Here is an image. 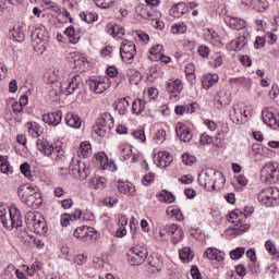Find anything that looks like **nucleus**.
<instances>
[{"label": "nucleus", "mask_w": 279, "mask_h": 279, "mask_svg": "<svg viewBox=\"0 0 279 279\" xmlns=\"http://www.w3.org/2000/svg\"><path fill=\"white\" fill-rule=\"evenodd\" d=\"M0 223L5 230H13V228H22L23 216L16 206L0 205Z\"/></svg>", "instance_id": "f257e3e1"}, {"label": "nucleus", "mask_w": 279, "mask_h": 279, "mask_svg": "<svg viewBox=\"0 0 279 279\" xmlns=\"http://www.w3.org/2000/svg\"><path fill=\"white\" fill-rule=\"evenodd\" d=\"M198 184L199 186H203L205 191H219V189H223L226 178H223V174L217 173L213 169H208L198 174Z\"/></svg>", "instance_id": "f03ea898"}, {"label": "nucleus", "mask_w": 279, "mask_h": 279, "mask_svg": "<svg viewBox=\"0 0 279 279\" xmlns=\"http://www.w3.org/2000/svg\"><path fill=\"white\" fill-rule=\"evenodd\" d=\"M28 32H31V40L34 43L33 47L35 51H39L40 53L46 51L49 45L47 28L44 25L29 26Z\"/></svg>", "instance_id": "7ed1b4c3"}, {"label": "nucleus", "mask_w": 279, "mask_h": 279, "mask_svg": "<svg viewBox=\"0 0 279 279\" xmlns=\"http://www.w3.org/2000/svg\"><path fill=\"white\" fill-rule=\"evenodd\" d=\"M37 149L50 160L54 162H60V160H64V148L61 145H53L47 140H38L36 142Z\"/></svg>", "instance_id": "20e7f679"}, {"label": "nucleus", "mask_w": 279, "mask_h": 279, "mask_svg": "<svg viewBox=\"0 0 279 279\" xmlns=\"http://www.w3.org/2000/svg\"><path fill=\"white\" fill-rule=\"evenodd\" d=\"M244 213L245 214L241 213L239 209H235L229 215L228 221L233 223L232 230L235 232V234H243V232H247L250 229V225L245 223L243 219H247L248 215L254 213V208L245 207Z\"/></svg>", "instance_id": "39448f33"}, {"label": "nucleus", "mask_w": 279, "mask_h": 279, "mask_svg": "<svg viewBox=\"0 0 279 279\" xmlns=\"http://www.w3.org/2000/svg\"><path fill=\"white\" fill-rule=\"evenodd\" d=\"M258 203L267 208H276L279 206V189L266 187L257 194Z\"/></svg>", "instance_id": "423d86ee"}, {"label": "nucleus", "mask_w": 279, "mask_h": 279, "mask_svg": "<svg viewBox=\"0 0 279 279\" xmlns=\"http://www.w3.org/2000/svg\"><path fill=\"white\" fill-rule=\"evenodd\" d=\"M114 123V118L112 114L105 112L97 120L93 126L94 134L104 138L108 132H110V125Z\"/></svg>", "instance_id": "0eeeda50"}, {"label": "nucleus", "mask_w": 279, "mask_h": 279, "mask_svg": "<svg viewBox=\"0 0 279 279\" xmlns=\"http://www.w3.org/2000/svg\"><path fill=\"white\" fill-rule=\"evenodd\" d=\"M144 265V271H147V274H158L159 271H162V258L160 255L157 254H148L145 253V258L143 260Z\"/></svg>", "instance_id": "6e6552de"}, {"label": "nucleus", "mask_w": 279, "mask_h": 279, "mask_svg": "<svg viewBox=\"0 0 279 279\" xmlns=\"http://www.w3.org/2000/svg\"><path fill=\"white\" fill-rule=\"evenodd\" d=\"M229 117L232 123H235L236 125H241L245 123L250 118V111H247V107H245V105L235 104L230 110Z\"/></svg>", "instance_id": "1a4fd4ad"}, {"label": "nucleus", "mask_w": 279, "mask_h": 279, "mask_svg": "<svg viewBox=\"0 0 279 279\" xmlns=\"http://www.w3.org/2000/svg\"><path fill=\"white\" fill-rule=\"evenodd\" d=\"M279 180V169L274 163H266L260 170V181L265 184H276Z\"/></svg>", "instance_id": "9d476101"}, {"label": "nucleus", "mask_w": 279, "mask_h": 279, "mask_svg": "<svg viewBox=\"0 0 279 279\" xmlns=\"http://www.w3.org/2000/svg\"><path fill=\"white\" fill-rule=\"evenodd\" d=\"M135 56L136 45L134 44V41L124 39L120 47V57L122 58L123 62H132Z\"/></svg>", "instance_id": "9b49d317"}, {"label": "nucleus", "mask_w": 279, "mask_h": 279, "mask_svg": "<svg viewBox=\"0 0 279 279\" xmlns=\"http://www.w3.org/2000/svg\"><path fill=\"white\" fill-rule=\"evenodd\" d=\"M84 88V81L80 76V74L73 75L68 86L61 85V90H64V95H73L76 90H82Z\"/></svg>", "instance_id": "f8f14e48"}, {"label": "nucleus", "mask_w": 279, "mask_h": 279, "mask_svg": "<svg viewBox=\"0 0 279 279\" xmlns=\"http://www.w3.org/2000/svg\"><path fill=\"white\" fill-rule=\"evenodd\" d=\"M262 119L266 125L272 130H279V113L276 116L271 108H264L262 111Z\"/></svg>", "instance_id": "ddd939ff"}, {"label": "nucleus", "mask_w": 279, "mask_h": 279, "mask_svg": "<svg viewBox=\"0 0 279 279\" xmlns=\"http://www.w3.org/2000/svg\"><path fill=\"white\" fill-rule=\"evenodd\" d=\"M155 162L158 167H160V169H167V167L173 162V156L167 151H159L155 156Z\"/></svg>", "instance_id": "4468645a"}, {"label": "nucleus", "mask_w": 279, "mask_h": 279, "mask_svg": "<svg viewBox=\"0 0 279 279\" xmlns=\"http://www.w3.org/2000/svg\"><path fill=\"white\" fill-rule=\"evenodd\" d=\"M177 136L180 138V141H183V143H189L191 138H193V133H191V129L186 126L184 123L179 122L175 126Z\"/></svg>", "instance_id": "2eb2a0df"}, {"label": "nucleus", "mask_w": 279, "mask_h": 279, "mask_svg": "<svg viewBox=\"0 0 279 279\" xmlns=\"http://www.w3.org/2000/svg\"><path fill=\"white\" fill-rule=\"evenodd\" d=\"M167 86V90L168 93H170L171 95H173V97H178V95H180V93H182L183 88H184V84L182 83V80L177 78V80H169L166 83Z\"/></svg>", "instance_id": "dca6fc26"}, {"label": "nucleus", "mask_w": 279, "mask_h": 279, "mask_svg": "<svg viewBox=\"0 0 279 279\" xmlns=\"http://www.w3.org/2000/svg\"><path fill=\"white\" fill-rule=\"evenodd\" d=\"M43 121H45L48 125H60L62 123V110L52 111L49 113H45L43 116Z\"/></svg>", "instance_id": "f3484780"}, {"label": "nucleus", "mask_w": 279, "mask_h": 279, "mask_svg": "<svg viewBox=\"0 0 279 279\" xmlns=\"http://www.w3.org/2000/svg\"><path fill=\"white\" fill-rule=\"evenodd\" d=\"M225 23L231 29H236L238 32L247 27V23L243 19L232 17L230 15L225 16Z\"/></svg>", "instance_id": "a211bd4d"}, {"label": "nucleus", "mask_w": 279, "mask_h": 279, "mask_svg": "<svg viewBox=\"0 0 279 279\" xmlns=\"http://www.w3.org/2000/svg\"><path fill=\"white\" fill-rule=\"evenodd\" d=\"M74 236L80 241L86 242L93 239V228L83 226L74 230Z\"/></svg>", "instance_id": "6ab92c4d"}, {"label": "nucleus", "mask_w": 279, "mask_h": 279, "mask_svg": "<svg viewBox=\"0 0 279 279\" xmlns=\"http://www.w3.org/2000/svg\"><path fill=\"white\" fill-rule=\"evenodd\" d=\"M204 258H208V260H217L218 263H221V260L226 258V253L215 247H209L205 251Z\"/></svg>", "instance_id": "aec40b11"}, {"label": "nucleus", "mask_w": 279, "mask_h": 279, "mask_svg": "<svg viewBox=\"0 0 279 279\" xmlns=\"http://www.w3.org/2000/svg\"><path fill=\"white\" fill-rule=\"evenodd\" d=\"M89 88L93 90V93H96V95H101V93H105V90L108 88V85H106L104 80L93 78L89 80Z\"/></svg>", "instance_id": "412c9836"}, {"label": "nucleus", "mask_w": 279, "mask_h": 279, "mask_svg": "<svg viewBox=\"0 0 279 279\" xmlns=\"http://www.w3.org/2000/svg\"><path fill=\"white\" fill-rule=\"evenodd\" d=\"M186 12H189V5L184 2H179L170 9V16H173V19H180V16H184Z\"/></svg>", "instance_id": "4be33fe9"}, {"label": "nucleus", "mask_w": 279, "mask_h": 279, "mask_svg": "<svg viewBox=\"0 0 279 279\" xmlns=\"http://www.w3.org/2000/svg\"><path fill=\"white\" fill-rule=\"evenodd\" d=\"M128 260L132 267H138L141 265V248L138 246H133L128 253Z\"/></svg>", "instance_id": "5701e85b"}, {"label": "nucleus", "mask_w": 279, "mask_h": 279, "mask_svg": "<svg viewBox=\"0 0 279 279\" xmlns=\"http://www.w3.org/2000/svg\"><path fill=\"white\" fill-rule=\"evenodd\" d=\"M43 218H44L43 214L38 211H28L25 215V223L29 228H34L36 223H39L40 221H43Z\"/></svg>", "instance_id": "b1692460"}, {"label": "nucleus", "mask_w": 279, "mask_h": 279, "mask_svg": "<svg viewBox=\"0 0 279 279\" xmlns=\"http://www.w3.org/2000/svg\"><path fill=\"white\" fill-rule=\"evenodd\" d=\"M43 218H44L43 214L38 211H28L25 215V223L29 228H34L36 223H39L40 221H43Z\"/></svg>", "instance_id": "393cba45"}, {"label": "nucleus", "mask_w": 279, "mask_h": 279, "mask_svg": "<svg viewBox=\"0 0 279 279\" xmlns=\"http://www.w3.org/2000/svg\"><path fill=\"white\" fill-rule=\"evenodd\" d=\"M65 123L66 125H69L70 128H74L75 130H80V128H82V119L80 118V116L73 112L66 113Z\"/></svg>", "instance_id": "a878e982"}, {"label": "nucleus", "mask_w": 279, "mask_h": 279, "mask_svg": "<svg viewBox=\"0 0 279 279\" xmlns=\"http://www.w3.org/2000/svg\"><path fill=\"white\" fill-rule=\"evenodd\" d=\"M107 32L110 36L114 37L116 40H121V38L125 36V29L119 24L107 26Z\"/></svg>", "instance_id": "bb28decb"}, {"label": "nucleus", "mask_w": 279, "mask_h": 279, "mask_svg": "<svg viewBox=\"0 0 279 279\" xmlns=\"http://www.w3.org/2000/svg\"><path fill=\"white\" fill-rule=\"evenodd\" d=\"M37 192L38 190L36 187H32L27 185H22L17 190L19 197L22 199V202H25V199H27L28 197H32Z\"/></svg>", "instance_id": "cd10ccee"}, {"label": "nucleus", "mask_w": 279, "mask_h": 279, "mask_svg": "<svg viewBox=\"0 0 279 279\" xmlns=\"http://www.w3.org/2000/svg\"><path fill=\"white\" fill-rule=\"evenodd\" d=\"M128 99H130V97L119 98L118 101H116L114 109L121 116L128 114V108H130V100H128Z\"/></svg>", "instance_id": "c85d7f7f"}, {"label": "nucleus", "mask_w": 279, "mask_h": 279, "mask_svg": "<svg viewBox=\"0 0 279 279\" xmlns=\"http://www.w3.org/2000/svg\"><path fill=\"white\" fill-rule=\"evenodd\" d=\"M217 82H219V75L209 73L205 75L203 78V82H202L203 88H205V90H208L213 88V86H215Z\"/></svg>", "instance_id": "c756f323"}, {"label": "nucleus", "mask_w": 279, "mask_h": 279, "mask_svg": "<svg viewBox=\"0 0 279 279\" xmlns=\"http://www.w3.org/2000/svg\"><path fill=\"white\" fill-rule=\"evenodd\" d=\"M107 183H108V180L104 177H95L89 179L90 189H96L98 191H102V189H106Z\"/></svg>", "instance_id": "7c9ffc66"}, {"label": "nucleus", "mask_w": 279, "mask_h": 279, "mask_svg": "<svg viewBox=\"0 0 279 279\" xmlns=\"http://www.w3.org/2000/svg\"><path fill=\"white\" fill-rule=\"evenodd\" d=\"M43 195L40 194V192H35L32 196H29L28 198L22 201L23 204H25L26 206H28L29 208H32L33 206H38L40 204H43Z\"/></svg>", "instance_id": "2f4dec72"}, {"label": "nucleus", "mask_w": 279, "mask_h": 279, "mask_svg": "<svg viewBox=\"0 0 279 279\" xmlns=\"http://www.w3.org/2000/svg\"><path fill=\"white\" fill-rule=\"evenodd\" d=\"M245 45H247V39H245V37H241L235 40H232L228 45V50L229 51H241V49L245 48Z\"/></svg>", "instance_id": "473e14b6"}, {"label": "nucleus", "mask_w": 279, "mask_h": 279, "mask_svg": "<svg viewBox=\"0 0 279 279\" xmlns=\"http://www.w3.org/2000/svg\"><path fill=\"white\" fill-rule=\"evenodd\" d=\"M93 154V148L88 142H82L80 148L77 149V156L80 158H89Z\"/></svg>", "instance_id": "72a5a7b5"}, {"label": "nucleus", "mask_w": 279, "mask_h": 279, "mask_svg": "<svg viewBox=\"0 0 279 279\" xmlns=\"http://www.w3.org/2000/svg\"><path fill=\"white\" fill-rule=\"evenodd\" d=\"M70 171H72V175H74V178L80 177V180H86V178H88V168L86 167H84L82 171L80 165H76L74 167H70Z\"/></svg>", "instance_id": "f704fd0d"}, {"label": "nucleus", "mask_w": 279, "mask_h": 279, "mask_svg": "<svg viewBox=\"0 0 279 279\" xmlns=\"http://www.w3.org/2000/svg\"><path fill=\"white\" fill-rule=\"evenodd\" d=\"M252 7H253V10H256V12H266V10L269 8V1L253 0Z\"/></svg>", "instance_id": "c9c22d12"}, {"label": "nucleus", "mask_w": 279, "mask_h": 279, "mask_svg": "<svg viewBox=\"0 0 279 279\" xmlns=\"http://www.w3.org/2000/svg\"><path fill=\"white\" fill-rule=\"evenodd\" d=\"M193 252H191V247H184L179 253V258L182 260V263H191V259L194 258Z\"/></svg>", "instance_id": "e433bc0d"}, {"label": "nucleus", "mask_w": 279, "mask_h": 279, "mask_svg": "<svg viewBox=\"0 0 279 279\" xmlns=\"http://www.w3.org/2000/svg\"><path fill=\"white\" fill-rule=\"evenodd\" d=\"M130 84L132 86H138L141 84V72L135 69L129 70Z\"/></svg>", "instance_id": "4c0bfd02"}, {"label": "nucleus", "mask_w": 279, "mask_h": 279, "mask_svg": "<svg viewBox=\"0 0 279 279\" xmlns=\"http://www.w3.org/2000/svg\"><path fill=\"white\" fill-rule=\"evenodd\" d=\"M32 228L35 234H47V221H45V217Z\"/></svg>", "instance_id": "58836bf2"}, {"label": "nucleus", "mask_w": 279, "mask_h": 279, "mask_svg": "<svg viewBox=\"0 0 279 279\" xmlns=\"http://www.w3.org/2000/svg\"><path fill=\"white\" fill-rule=\"evenodd\" d=\"M65 36H68L69 43H71L72 45H77V43H80V37H76L75 35V27L73 26H69L65 31H64Z\"/></svg>", "instance_id": "ea45409f"}, {"label": "nucleus", "mask_w": 279, "mask_h": 279, "mask_svg": "<svg viewBox=\"0 0 279 279\" xmlns=\"http://www.w3.org/2000/svg\"><path fill=\"white\" fill-rule=\"evenodd\" d=\"M159 197L160 201L165 202L166 204H173V202H175V195L167 190L161 191Z\"/></svg>", "instance_id": "a19ab883"}, {"label": "nucleus", "mask_w": 279, "mask_h": 279, "mask_svg": "<svg viewBox=\"0 0 279 279\" xmlns=\"http://www.w3.org/2000/svg\"><path fill=\"white\" fill-rule=\"evenodd\" d=\"M158 97V89L156 87H150L147 90H144V104L151 101V99H156Z\"/></svg>", "instance_id": "79ce46f5"}, {"label": "nucleus", "mask_w": 279, "mask_h": 279, "mask_svg": "<svg viewBox=\"0 0 279 279\" xmlns=\"http://www.w3.org/2000/svg\"><path fill=\"white\" fill-rule=\"evenodd\" d=\"M80 16L82 19V21H85V23H95V21L98 19L97 13H93V12H81Z\"/></svg>", "instance_id": "37998d69"}, {"label": "nucleus", "mask_w": 279, "mask_h": 279, "mask_svg": "<svg viewBox=\"0 0 279 279\" xmlns=\"http://www.w3.org/2000/svg\"><path fill=\"white\" fill-rule=\"evenodd\" d=\"M132 146L128 144L120 145V155L123 157V160H129L132 156Z\"/></svg>", "instance_id": "c03bdc74"}, {"label": "nucleus", "mask_w": 279, "mask_h": 279, "mask_svg": "<svg viewBox=\"0 0 279 279\" xmlns=\"http://www.w3.org/2000/svg\"><path fill=\"white\" fill-rule=\"evenodd\" d=\"M12 36L16 43H23V40H25V33L23 32V27L17 26L16 28H13Z\"/></svg>", "instance_id": "a18cd8bd"}, {"label": "nucleus", "mask_w": 279, "mask_h": 279, "mask_svg": "<svg viewBox=\"0 0 279 279\" xmlns=\"http://www.w3.org/2000/svg\"><path fill=\"white\" fill-rule=\"evenodd\" d=\"M210 64L214 69H217L223 64V57L221 56V52H216L211 56Z\"/></svg>", "instance_id": "49530a36"}, {"label": "nucleus", "mask_w": 279, "mask_h": 279, "mask_svg": "<svg viewBox=\"0 0 279 279\" xmlns=\"http://www.w3.org/2000/svg\"><path fill=\"white\" fill-rule=\"evenodd\" d=\"M215 106L218 109L226 108V106H230V99L226 96H218L215 99Z\"/></svg>", "instance_id": "de8ad7c7"}, {"label": "nucleus", "mask_w": 279, "mask_h": 279, "mask_svg": "<svg viewBox=\"0 0 279 279\" xmlns=\"http://www.w3.org/2000/svg\"><path fill=\"white\" fill-rule=\"evenodd\" d=\"M265 247H266L267 252H269V254L271 256H274V258H279V253L276 250V244H274V242H271V240L266 241Z\"/></svg>", "instance_id": "09e8293b"}, {"label": "nucleus", "mask_w": 279, "mask_h": 279, "mask_svg": "<svg viewBox=\"0 0 279 279\" xmlns=\"http://www.w3.org/2000/svg\"><path fill=\"white\" fill-rule=\"evenodd\" d=\"M165 48L162 47V45H156L154 46L150 50V60H158V57L161 54L162 50Z\"/></svg>", "instance_id": "8fccbe9b"}, {"label": "nucleus", "mask_w": 279, "mask_h": 279, "mask_svg": "<svg viewBox=\"0 0 279 279\" xmlns=\"http://www.w3.org/2000/svg\"><path fill=\"white\" fill-rule=\"evenodd\" d=\"M94 3L97 5V8L108 10V8H112V5H114V0H94Z\"/></svg>", "instance_id": "3c124183"}, {"label": "nucleus", "mask_w": 279, "mask_h": 279, "mask_svg": "<svg viewBox=\"0 0 279 279\" xmlns=\"http://www.w3.org/2000/svg\"><path fill=\"white\" fill-rule=\"evenodd\" d=\"M245 254V247H236L230 252V257L232 260H239Z\"/></svg>", "instance_id": "603ef678"}, {"label": "nucleus", "mask_w": 279, "mask_h": 279, "mask_svg": "<svg viewBox=\"0 0 279 279\" xmlns=\"http://www.w3.org/2000/svg\"><path fill=\"white\" fill-rule=\"evenodd\" d=\"M16 267L14 265H9L3 272L4 279H14V276H16Z\"/></svg>", "instance_id": "864d4df0"}, {"label": "nucleus", "mask_w": 279, "mask_h": 279, "mask_svg": "<svg viewBox=\"0 0 279 279\" xmlns=\"http://www.w3.org/2000/svg\"><path fill=\"white\" fill-rule=\"evenodd\" d=\"M186 25L184 23L174 24L171 26L172 34H186Z\"/></svg>", "instance_id": "5fc2aeb1"}, {"label": "nucleus", "mask_w": 279, "mask_h": 279, "mask_svg": "<svg viewBox=\"0 0 279 279\" xmlns=\"http://www.w3.org/2000/svg\"><path fill=\"white\" fill-rule=\"evenodd\" d=\"M20 171L28 180H32V167L27 162H24L20 166Z\"/></svg>", "instance_id": "6e6d98bb"}, {"label": "nucleus", "mask_w": 279, "mask_h": 279, "mask_svg": "<svg viewBox=\"0 0 279 279\" xmlns=\"http://www.w3.org/2000/svg\"><path fill=\"white\" fill-rule=\"evenodd\" d=\"M166 229V232H168V235L172 236V234H178L180 231H182V229H180V227H178V225L175 223H170V225H166L163 227Z\"/></svg>", "instance_id": "4d7b16f0"}, {"label": "nucleus", "mask_w": 279, "mask_h": 279, "mask_svg": "<svg viewBox=\"0 0 279 279\" xmlns=\"http://www.w3.org/2000/svg\"><path fill=\"white\" fill-rule=\"evenodd\" d=\"M230 84H233L235 86H243L250 82V80L245 78L244 76L240 77H232L229 80Z\"/></svg>", "instance_id": "13d9d810"}, {"label": "nucleus", "mask_w": 279, "mask_h": 279, "mask_svg": "<svg viewBox=\"0 0 279 279\" xmlns=\"http://www.w3.org/2000/svg\"><path fill=\"white\" fill-rule=\"evenodd\" d=\"M154 180H156V174L154 172H148L144 175V178L142 180V184L144 186H149V184H151V182H154Z\"/></svg>", "instance_id": "bf43d9fd"}, {"label": "nucleus", "mask_w": 279, "mask_h": 279, "mask_svg": "<svg viewBox=\"0 0 279 279\" xmlns=\"http://www.w3.org/2000/svg\"><path fill=\"white\" fill-rule=\"evenodd\" d=\"M88 260V256L84 255V254H78L75 255L73 258V262L75 263V265H86V262Z\"/></svg>", "instance_id": "052dcab7"}, {"label": "nucleus", "mask_w": 279, "mask_h": 279, "mask_svg": "<svg viewBox=\"0 0 279 279\" xmlns=\"http://www.w3.org/2000/svg\"><path fill=\"white\" fill-rule=\"evenodd\" d=\"M118 191L120 193H124V195H132V187H130V185H128L126 183H119Z\"/></svg>", "instance_id": "680f3d73"}, {"label": "nucleus", "mask_w": 279, "mask_h": 279, "mask_svg": "<svg viewBox=\"0 0 279 279\" xmlns=\"http://www.w3.org/2000/svg\"><path fill=\"white\" fill-rule=\"evenodd\" d=\"M70 221H73V215H71V214H63L61 216L60 223H61V226H63V228H66V226H69Z\"/></svg>", "instance_id": "e2e57ef3"}, {"label": "nucleus", "mask_w": 279, "mask_h": 279, "mask_svg": "<svg viewBox=\"0 0 279 279\" xmlns=\"http://www.w3.org/2000/svg\"><path fill=\"white\" fill-rule=\"evenodd\" d=\"M182 160L184 165L191 166V165H195V156H190L189 154H183L182 155Z\"/></svg>", "instance_id": "0e129e2a"}, {"label": "nucleus", "mask_w": 279, "mask_h": 279, "mask_svg": "<svg viewBox=\"0 0 279 279\" xmlns=\"http://www.w3.org/2000/svg\"><path fill=\"white\" fill-rule=\"evenodd\" d=\"M198 53L199 56H202V58H208V56H210V48H208V46H199L198 47Z\"/></svg>", "instance_id": "69168bd1"}, {"label": "nucleus", "mask_w": 279, "mask_h": 279, "mask_svg": "<svg viewBox=\"0 0 279 279\" xmlns=\"http://www.w3.org/2000/svg\"><path fill=\"white\" fill-rule=\"evenodd\" d=\"M132 111L135 114H141V98H136L133 102H132Z\"/></svg>", "instance_id": "338daca9"}, {"label": "nucleus", "mask_w": 279, "mask_h": 279, "mask_svg": "<svg viewBox=\"0 0 279 279\" xmlns=\"http://www.w3.org/2000/svg\"><path fill=\"white\" fill-rule=\"evenodd\" d=\"M190 274L193 279H202V274L199 272V269L197 268V266H192Z\"/></svg>", "instance_id": "774afa93"}]
</instances>
